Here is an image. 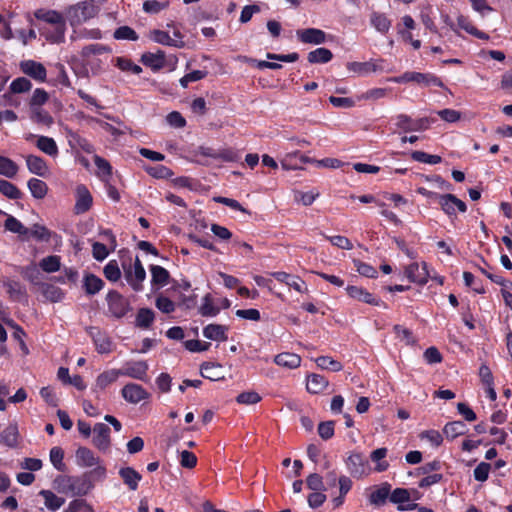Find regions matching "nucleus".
Instances as JSON below:
<instances>
[{
	"label": "nucleus",
	"mask_w": 512,
	"mask_h": 512,
	"mask_svg": "<svg viewBox=\"0 0 512 512\" xmlns=\"http://www.w3.org/2000/svg\"><path fill=\"white\" fill-rule=\"evenodd\" d=\"M104 0H81L76 4L68 6L65 11L66 22L72 28L71 40L102 38V32L98 28H83L82 25L96 17Z\"/></svg>",
	"instance_id": "obj_1"
},
{
	"label": "nucleus",
	"mask_w": 512,
	"mask_h": 512,
	"mask_svg": "<svg viewBox=\"0 0 512 512\" xmlns=\"http://www.w3.org/2000/svg\"><path fill=\"white\" fill-rule=\"evenodd\" d=\"M111 53L110 47L100 43L86 45L80 52V61L85 76H97L105 71Z\"/></svg>",
	"instance_id": "obj_2"
},
{
	"label": "nucleus",
	"mask_w": 512,
	"mask_h": 512,
	"mask_svg": "<svg viewBox=\"0 0 512 512\" xmlns=\"http://www.w3.org/2000/svg\"><path fill=\"white\" fill-rule=\"evenodd\" d=\"M75 462L82 468H93L91 476L96 480H103L107 476L106 466L91 449L79 447L75 452Z\"/></svg>",
	"instance_id": "obj_3"
},
{
	"label": "nucleus",
	"mask_w": 512,
	"mask_h": 512,
	"mask_svg": "<svg viewBox=\"0 0 512 512\" xmlns=\"http://www.w3.org/2000/svg\"><path fill=\"white\" fill-rule=\"evenodd\" d=\"M34 16L38 20L58 27V32L54 37L55 40L65 39L66 19L64 14L56 10L38 9L34 12Z\"/></svg>",
	"instance_id": "obj_4"
},
{
	"label": "nucleus",
	"mask_w": 512,
	"mask_h": 512,
	"mask_svg": "<svg viewBox=\"0 0 512 512\" xmlns=\"http://www.w3.org/2000/svg\"><path fill=\"white\" fill-rule=\"evenodd\" d=\"M123 270L125 279L134 291H141L143 289V282L146 278L145 269L138 257L135 262L126 264L123 263Z\"/></svg>",
	"instance_id": "obj_5"
},
{
	"label": "nucleus",
	"mask_w": 512,
	"mask_h": 512,
	"mask_svg": "<svg viewBox=\"0 0 512 512\" xmlns=\"http://www.w3.org/2000/svg\"><path fill=\"white\" fill-rule=\"evenodd\" d=\"M389 80L395 83L416 82L424 86L434 85L443 87V82L438 77L430 73L405 72L403 75L390 78Z\"/></svg>",
	"instance_id": "obj_6"
},
{
	"label": "nucleus",
	"mask_w": 512,
	"mask_h": 512,
	"mask_svg": "<svg viewBox=\"0 0 512 512\" xmlns=\"http://www.w3.org/2000/svg\"><path fill=\"white\" fill-rule=\"evenodd\" d=\"M230 305L231 302L227 298H214L211 294H206L202 298L199 311L204 317H215L220 310L227 309Z\"/></svg>",
	"instance_id": "obj_7"
},
{
	"label": "nucleus",
	"mask_w": 512,
	"mask_h": 512,
	"mask_svg": "<svg viewBox=\"0 0 512 512\" xmlns=\"http://www.w3.org/2000/svg\"><path fill=\"white\" fill-rule=\"evenodd\" d=\"M123 399L130 404H139L150 398V393L141 385L128 383L121 389Z\"/></svg>",
	"instance_id": "obj_8"
},
{
	"label": "nucleus",
	"mask_w": 512,
	"mask_h": 512,
	"mask_svg": "<svg viewBox=\"0 0 512 512\" xmlns=\"http://www.w3.org/2000/svg\"><path fill=\"white\" fill-rule=\"evenodd\" d=\"M107 302L109 311L116 318H122L126 316L130 310L128 300L116 291H111L107 294Z\"/></svg>",
	"instance_id": "obj_9"
},
{
	"label": "nucleus",
	"mask_w": 512,
	"mask_h": 512,
	"mask_svg": "<svg viewBox=\"0 0 512 512\" xmlns=\"http://www.w3.org/2000/svg\"><path fill=\"white\" fill-rule=\"evenodd\" d=\"M119 371L121 376L145 381L147 378L148 364L145 361H129L126 362Z\"/></svg>",
	"instance_id": "obj_10"
},
{
	"label": "nucleus",
	"mask_w": 512,
	"mask_h": 512,
	"mask_svg": "<svg viewBox=\"0 0 512 512\" xmlns=\"http://www.w3.org/2000/svg\"><path fill=\"white\" fill-rule=\"evenodd\" d=\"M20 70L27 76L33 78L37 82L46 81L47 70L43 64L34 60H23L19 64Z\"/></svg>",
	"instance_id": "obj_11"
},
{
	"label": "nucleus",
	"mask_w": 512,
	"mask_h": 512,
	"mask_svg": "<svg viewBox=\"0 0 512 512\" xmlns=\"http://www.w3.org/2000/svg\"><path fill=\"white\" fill-rule=\"evenodd\" d=\"M405 276L414 283L419 285H424L428 282L429 273L427 270V264L423 262L421 265L419 263H411L410 265L405 267Z\"/></svg>",
	"instance_id": "obj_12"
},
{
	"label": "nucleus",
	"mask_w": 512,
	"mask_h": 512,
	"mask_svg": "<svg viewBox=\"0 0 512 512\" xmlns=\"http://www.w3.org/2000/svg\"><path fill=\"white\" fill-rule=\"evenodd\" d=\"M75 197L76 202L74 206V210L76 214H83L87 212L93 203V198L91 193L89 192L88 188L83 185L79 184L77 185L75 189Z\"/></svg>",
	"instance_id": "obj_13"
},
{
	"label": "nucleus",
	"mask_w": 512,
	"mask_h": 512,
	"mask_svg": "<svg viewBox=\"0 0 512 512\" xmlns=\"http://www.w3.org/2000/svg\"><path fill=\"white\" fill-rule=\"evenodd\" d=\"M439 204L442 210L450 217L455 216L457 210L464 213L467 209L466 204L453 194L439 196Z\"/></svg>",
	"instance_id": "obj_14"
},
{
	"label": "nucleus",
	"mask_w": 512,
	"mask_h": 512,
	"mask_svg": "<svg viewBox=\"0 0 512 512\" xmlns=\"http://www.w3.org/2000/svg\"><path fill=\"white\" fill-rule=\"evenodd\" d=\"M92 442L96 448L106 451L110 446V428L103 423H97L93 428Z\"/></svg>",
	"instance_id": "obj_15"
},
{
	"label": "nucleus",
	"mask_w": 512,
	"mask_h": 512,
	"mask_svg": "<svg viewBox=\"0 0 512 512\" xmlns=\"http://www.w3.org/2000/svg\"><path fill=\"white\" fill-rule=\"evenodd\" d=\"M346 465L353 476L361 477L367 473V460L360 453H352L347 458Z\"/></svg>",
	"instance_id": "obj_16"
},
{
	"label": "nucleus",
	"mask_w": 512,
	"mask_h": 512,
	"mask_svg": "<svg viewBox=\"0 0 512 512\" xmlns=\"http://www.w3.org/2000/svg\"><path fill=\"white\" fill-rule=\"evenodd\" d=\"M118 474L121 477L123 483L129 488V490L135 491L138 489L139 483L142 480V475L133 467H121L118 471Z\"/></svg>",
	"instance_id": "obj_17"
},
{
	"label": "nucleus",
	"mask_w": 512,
	"mask_h": 512,
	"mask_svg": "<svg viewBox=\"0 0 512 512\" xmlns=\"http://www.w3.org/2000/svg\"><path fill=\"white\" fill-rule=\"evenodd\" d=\"M151 286L154 290L163 288L169 284L170 274L169 272L159 265H151Z\"/></svg>",
	"instance_id": "obj_18"
},
{
	"label": "nucleus",
	"mask_w": 512,
	"mask_h": 512,
	"mask_svg": "<svg viewBox=\"0 0 512 512\" xmlns=\"http://www.w3.org/2000/svg\"><path fill=\"white\" fill-rule=\"evenodd\" d=\"M25 161L30 173L40 177H45L49 173V167L43 158L30 154L25 157Z\"/></svg>",
	"instance_id": "obj_19"
},
{
	"label": "nucleus",
	"mask_w": 512,
	"mask_h": 512,
	"mask_svg": "<svg viewBox=\"0 0 512 512\" xmlns=\"http://www.w3.org/2000/svg\"><path fill=\"white\" fill-rule=\"evenodd\" d=\"M296 35L303 43L317 45L325 42V33L316 28L297 30Z\"/></svg>",
	"instance_id": "obj_20"
},
{
	"label": "nucleus",
	"mask_w": 512,
	"mask_h": 512,
	"mask_svg": "<svg viewBox=\"0 0 512 512\" xmlns=\"http://www.w3.org/2000/svg\"><path fill=\"white\" fill-rule=\"evenodd\" d=\"M141 62L154 71H158L165 66L166 57L163 51L158 50L155 53L147 52L141 56Z\"/></svg>",
	"instance_id": "obj_21"
},
{
	"label": "nucleus",
	"mask_w": 512,
	"mask_h": 512,
	"mask_svg": "<svg viewBox=\"0 0 512 512\" xmlns=\"http://www.w3.org/2000/svg\"><path fill=\"white\" fill-rule=\"evenodd\" d=\"M89 334L93 339L96 349L99 353L105 354L112 350V342L107 335L96 330L94 327L89 328Z\"/></svg>",
	"instance_id": "obj_22"
},
{
	"label": "nucleus",
	"mask_w": 512,
	"mask_h": 512,
	"mask_svg": "<svg viewBox=\"0 0 512 512\" xmlns=\"http://www.w3.org/2000/svg\"><path fill=\"white\" fill-rule=\"evenodd\" d=\"M370 25L377 32L387 34L392 26V22L386 14L373 11L370 14Z\"/></svg>",
	"instance_id": "obj_23"
},
{
	"label": "nucleus",
	"mask_w": 512,
	"mask_h": 512,
	"mask_svg": "<svg viewBox=\"0 0 512 512\" xmlns=\"http://www.w3.org/2000/svg\"><path fill=\"white\" fill-rule=\"evenodd\" d=\"M149 36L151 40L158 44L172 46L176 48H183L185 46V42L183 40H174L166 31L157 29L152 30Z\"/></svg>",
	"instance_id": "obj_24"
},
{
	"label": "nucleus",
	"mask_w": 512,
	"mask_h": 512,
	"mask_svg": "<svg viewBox=\"0 0 512 512\" xmlns=\"http://www.w3.org/2000/svg\"><path fill=\"white\" fill-rule=\"evenodd\" d=\"M203 335L209 340L221 342L227 339V327L211 323L203 329Z\"/></svg>",
	"instance_id": "obj_25"
},
{
	"label": "nucleus",
	"mask_w": 512,
	"mask_h": 512,
	"mask_svg": "<svg viewBox=\"0 0 512 512\" xmlns=\"http://www.w3.org/2000/svg\"><path fill=\"white\" fill-rule=\"evenodd\" d=\"M35 146L43 153L50 157H57L59 154L58 146L55 140L48 136H39L35 142Z\"/></svg>",
	"instance_id": "obj_26"
},
{
	"label": "nucleus",
	"mask_w": 512,
	"mask_h": 512,
	"mask_svg": "<svg viewBox=\"0 0 512 512\" xmlns=\"http://www.w3.org/2000/svg\"><path fill=\"white\" fill-rule=\"evenodd\" d=\"M272 276L279 282L285 283L297 292L302 293L305 290L304 282L297 276H293L285 272H274L272 273Z\"/></svg>",
	"instance_id": "obj_27"
},
{
	"label": "nucleus",
	"mask_w": 512,
	"mask_h": 512,
	"mask_svg": "<svg viewBox=\"0 0 512 512\" xmlns=\"http://www.w3.org/2000/svg\"><path fill=\"white\" fill-rule=\"evenodd\" d=\"M274 362L287 369H295L301 364V357L295 353L283 352L275 356Z\"/></svg>",
	"instance_id": "obj_28"
},
{
	"label": "nucleus",
	"mask_w": 512,
	"mask_h": 512,
	"mask_svg": "<svg viewBox=\"0 0 512 512\" xmlns=\"http://www.w3.org/2000/svg\"><path fill=\"white\" fill-rule=\"evenodd\" d=\"M347 294L358 301L367 303V304H378V300L368 291L364 290L362 287L358 286H348L346 288Z\"/></svg>",
	"instance_id": "obj_29"
},
{
	"label": "nucleus",
	"mask_w": 512,
	"mask_h": 512,
	"mask_svg": "<svg viewBox=\"0 0 512 512\" xmlns=\"http://www.w3.org/2000/svg\"><path fill=\"white\" fill-rule=\"evenodd\" d=\"M4 227L6 230L18 234L23 239H29V229L11 215L7 216Z\"/></svg>",
	"instance_id": "obj_30"
},
{
	"label": "nucleus",
	"mask_w": 512,
	"mask_h": 512,
	"mask_svg": "<svg viewBox=\"0 0 512 512\" xmlns=\"http://www.w3.org/2000/svg\"><path fill=\"white\" fill-rule=\"evenodd\" d=\"M346 68L349 72H352L358 76L367 75L377 70L376 64L371 61L368 62H348Z\"/></svg>",
	"instance_id": "obj_31"
},
{
	"label": "nucleus",
	"mask_w": 512,
	"mask_h": 512,
	"mask_svg": "<svg viewBox=\"0 0 512 512\" xmlns=\"http://www.w3.org/2000/svg\"><path fill=\"white\" fill-rule=\"evenodd\" d=\"M3 286L13 300L21 301L25 298V288L18 281L6 279Z\"/></svg>",
	"instance_id": "obj_32"
},
{
	"label": "nucleus",
	"mask_w": 512,
	"mask_h": 512,
	"mask_svg": "<svg viewBox=\"0 0 512 512\" xmlns=\"http://www.w3.org/2000/svg\"><path fill=\"white\" fill-rule=\"evenodd\" d=\"M328 386V380L319 374H311L307 378V390L317 394L324 391Z\"/></svg>",
	"instance_id": "obj_33"
},
{
	"label": "nucleus",
	"mask_w": 512,
	"mask_h": 512,
	"mask_svg": "<svg viewBox=\"0 0 512 512\" xmlns=\"http://www.w3.org/2000/svg\"><path fill=\"white\" fill-rule=\"evenodd\" d=\"M93 161L97 167V176L101 179V181L108 182L112 175V167L110 163L98 155L93 157Z\"/></svg>",
	"instance_id": "obj_34"
},
{
	"label": "nucleus",
	"mask_w": 512,
	"mask_h": 512,
	"mask_svg": "<svg viewBox=\"0 0 512 512\" xmlns=\"http://www.w3.org/2000/svg\"><path fill=\"white\" fill-rule=\"evenodd\" d=\"M201 374L204 378L212 381H217L224 378L222 366L215 363L202 364Z\"/></svg>",
	"instance_id": "obj_35"
},
{
	"label": "nucleus",
	"mask_w": 512,
	"mask_h": 512,
	"mask_svg": "<svg viewBox=\"0 0 512 512\" xmlns=\"http://www.w3.org/2000/svg\"><path fill=\"white\" fill-rule=\"evenodd\" d=\"M39 495L43 497L45 506L52 511L58 510L65 503L64 498L57 496L50 490H41Z\"/></svg>",
	"instance_id": "obj_36"
},
{
	"label": "nucleus",
	"mask_w": 512,
	"mask_h": 512,
	"mask_svg": "<svg viewBox=\"0 0 512 512\" xmlns=\"http://www.w3.org/2000/svg\"><path fill=\"white\" fill-rule=\"evenodd\" d=\"M19 171V166L10 158L0 155V175L6 178H14Z\"/></svg>",
	"instance_id": "obj_37"
},
{
	"label": "nucleus",
	"mask_w": 512,
	"mask_h": 512,
	"mask_svg": "<svg viewBox=\"0 0 512 512\" xmlns=\"http://www.w3.org/2000/svg\"><path fill=\"white\" fill-rule=\"evenodd\" d=\"M120 376L121 375L119 369H110L104 371L98 375L96 379V386L100 389H105L110 384L116 382Z\"/></svg>",
	"instance_id": "obj_38"
},
{
	"label": "nucleus",
	"mask_w": 512,
	"mask_h": 512,
	"mask_svg": "<svg viewBox=\"0 0 512 512\" xmlns=\"http://www.w3.org/2000/svg\"><path fill=\"white\" fill-rule=\"evenodd\" d=\"M30 118L33 122L49 127L53 123L52 116L42 107H31Z\"/></svg>",
	"instance_id": "obj_39"
},
{
	"label": "nucleus",
	"mask_w": 512,
	"mask_h": 512,
	"mask_svg": "<svg viewBox=\"0 0 512 512\" xmlns=\"http://www.w3.org/2000/svg\"><path fill=\"white\" fill-rule=\"evenodd\" d=\"M39 267L46 273H54L61 268V258L58 255L44 257L39 262Z\"/></svg>",
	"instance_id": "obj_40"
},
{
	"label": "nucleus",
	"mask_w": 512,
	"mask_h": 512,
	"mask_svg": "<svg viewBox=\"0 0 512 512\" xmlns=\"http://www.w3.org/2000/svg\"><path fill=\"white\" fill-rule=\"evenodd\" d=\"M103 285V281L93 274L86 275L83 281V287L86 293L90 295L98 293L102 289Z\"/></svg>",
	"instance_id": "obj_41"
},
{
	"label": "nucleus",
	"mask_w": 512,
	"mask_h": 512,
	"mask_svg": "<svg viewBox=\"0 0 512 512\" xmlns=\"http://www.w3.org/2000/svg\"><path fill=\"white\" fill-rule=\"evenodd\" d=\"M114 64L123 72H129L135 75H138L142 72V68L139 65L135 64L126 57H116L114 59Z\"/></svg>",
	"instance_id": "obj_42"
},
{
	"label": "nucleus",
	"mask_w": 512,
	"mask_h": 512,
	"mask_svg": "<svg viewBox=\"0 0 512 512\" xmlns=\"http://www.w3.org/2000/svg\"><path fill=\"white\" fill-rule=\"evenodd\" d=\"M466 431V425L462 421H453L447 423L443 429V433L447 438L454 439L463 435Z\"/></svg>",
	"instance_id": "obj_43"
},
{
	"label": "nucleus",
	"mask_w": 512,
	"mask_h": 512,
	"mask_svg": "<svg viewBox=\"0 0 512 512\" xmlns=\"http://www.w3.org/2000/svg\"><path fill=\"white\" fill-rule=\"evenodd\" d=\"M40 290L42 295L52 302L60 301L63 298V292L57 286L52 284L43 283L40 286Z\"/></svg>",
	"instance_id": "obj_44"
},
{
	"label": "nucleus",
	"mask_w": 512,
	"mask_h": 512,
	"mask_svg": "<svg viewBox=\"0 0 512 512\" xmlns=\"http://www.w3.org/2000/svg\"><path fill=\"white\" fill-rule=\"evenodd\" d=\"M333 57L332 52L327 48H317L308 54V61L310 63H327Z\"/></svg>",
	"instance_id": "obj_45"
},
{
	"label": "nucleus",
	"mask_w": 512,
	"mask_h": 512,
	"mask_svg": "<svg viewBox=\"0 0 512 512\" xmlns=\"http://www.w3.org/2000/svg\"><path fill=\"white\" fill-rule=\"evenodd\" d=\"M315 363L323 370L338 372L343 369V365L339 361L334 360L329 356H319L315 359Z\"/></svg>",
	"instance_id": "obj_46"
},
{
	"label": "nucleus",
	"mask_w": 512,
	"mask_h": 512,
	"mask_svg": "<svg viewBox=\"0 0 512 512\" xmlns=\"http://www.w3.org/2000/svg\"><path fill=\"white\" fill-rule=\"evenodd\" d=\"M28 188L31 194L37 199L43 198L47 193L46 183L37 178H32L28 181Z\"/></svg>",
	"instance_id": "obj_47"
},
{
	"label": "nucleus",
	"mask_w": 512,
	"mask_h": 512,
	"mask_svg": "<svg viewBox=\"0 0 512 512\" xmlns=\"http://www.w3.org/2000/svg\"><path fill=\"white\" fill-rule=\"evenodd\" d=\"M32 88V83L25 77H18L10 84V92L13 94H20L28 92Z\"/></svg>",
	"instance_id": "obj_48"
},
{
	"label": "nucleus",
	"mask_w": 512,
	"mask_h": 512,
	"mask_svg": "<svg viewBox=\"0 0 512 512\" xmlns=\"http://www.w3.org/2000/svg\"><path fill=\"white\" fill-rule=\"evenodd\" d=\"M389 494H390L389 485H383L382 487L377 488L375 491H373L370 494L369 500H370L371 504L380 506L385 503Z\"/></svg>",
	"instance_id": "obj_49"
},
{
	"label": "nucleus",
	"mask_w": 512,
	"mask_h": 512,
	"mask_svg": "<svg viewBox=\"0 0 512 512\" xmlns=\"http://www.w3.org/2000/svg\"><path fill=\"white\" fill-rule=\"evenodd\" d=\"M457 22H458V26L465 30L467 33L471 34V35H474L476 36L477 38H480V39H486L487 38V35L481 31H479L478 29H476L472 23L469 21L468 18L464 17V16H459L458 19H457Z\"/></svg>",
	"instance_id": "obj_50"
},
{
	"label": "nucleus",
	"mask_w": 512,
	"mask_h": 512,
	"mask_svg": "<svg viewBox=\"0 0 512 512\" xmlns=\"http://www.w3.org/2000/svg\"><path fill=\"white\" fill-rule=\"evenodd\" d=\"M0 193L10 199H18L21 196L20 190L7 180H0Z\"/></svg>",
	"instance_id": "obj_51"
},
{
	"label": "nucleus",
	"mask_w": 512,
	"mask_h": 512,
	"mask_svg": "<svg viewBox=\"0 0 512 512\" xmlns=\"http://www.w3.org/2000/svg\"><path fill=\"white\" fill-rule=\"evenodd\" d=\"M387 455L386 448H378L371 453V460L376 462V470L378 472L385 471L388 468V463L386 461H382Z\"/></svg>",
	"instance_id": "obj_52"
},
{
	"label": "nucleus",
	"mask_w": 512,
	"mask_h": 512,
	"mask_svg": "<svg viewBox=\"0 0 512 512\" xmlns=\"http://www.w3.org/2000/svg\"><path fill=\"white\" fill-rule=\"evenodd\" d=\"M411 157H412L413 160H415L417 162L431 164V165L438 164V163L441 162V157L440 156L427 154V153L422 152V151H414V152H412Z\"/></svg>",
	"instance_id": "obj_53"
},
{
	"label": "nucleus",
	"mask_w": 512,
	"mask_h": 512,
	"mask_svg": "<svg viewBox=\"0 0 512 512\" xmlns=\"http://www.w3.org/2000/svg\"><path fill=\"white\" fill-rule=\"evenodd\" d=\"M145 171L154 178L164 179L172 176V172L169 168L163 165L148 166Z\"/></svg>",
	"instance_id": "obj_54"
},
{
	"label": "nucleus",
	"mask_w": 512,
	"mask_h": 512,
	"mask_svg": "<svg viewBox=\"0 0 512 512\" xmlns=\"http://www.w3.org/2000/svg\"><path fill=\"white\" fill-rule=\"evenodd\" d=\"M296 157H299L300 160L303 162V163H306V162H310L312 161V159H309L308 157H305L303 155H300L299 152H293V153H288L286 154L283 159L281 160V166L283 169L285 170H294V169H297L298 167L296 165H293L292 164V159L293 158H296Z\"/></svg>",
	"instance_id": "obj_55"
},
{
	"label": "nucleus",
	"mask_w": 512,
	"mask_h": 512,
	"mask_svg": "<svg viewBox=\"0 0 512 512\" xmlns=\"http://www.w3.org/2000/svg\"><path fill=\"white\" fill-rule=\"evenodd\" d=\"M104 275L105 277L112 281L116 282L121 277V271L116 261H109L108 264L104 267Z\"/></svg>",
	"instance_id": "obj_56"
},
{
	"label": "nucleus",
	"mask_w": 512,
	"mask_h": 512,
	"mask_svg": "<svg viewBox=\"0 0 512 512\" xmlns=\"http://www.w3.org/2000/svg\"><path fill=\"white\" fill-rule=\"evenodd\" d=\"M114 38L118 40L136 41L138 39V35L132 28L128 26H121L115 30Z\"/></svg>",
	"instance_id": "obj_57"
},
{
	"label": "nucleus",
	"mask_w": 512,
	"mask_h": 512,
	"mask_svg": "<svg viewBox=\"0 0 512 512\" xmlns=\"http://www.w3.org/2000/svg\"><path fill=\"white\" fill-rule=\"evenodd\" d=\"M420 438H421V440L428 441L431 444V446H433V447L440 446L443 441L442 435L437 430L423 431L420 434Z\"/></svg>",
	"instance_id": "obj_58"
},
{
	"label": "nucleus",
	"mask_w": 512,
	"mask_h": 512,
	"mask_svg": "<svg viewBox=\"0 0 512 512\" xmlns=\"http://www.w3.org/2000/svg\"><path fill=\"white\" fill-rule=\"evenodd\" d=\"M394 120H395V125L399 129H401V130H403L405 132L413 131L414 120L411 117H409L408 115H406V114H399V115H397L394 118Z\"/></svg>",
	"instance_id": "obj_59"
},
{
	"label": "nucleus",
	"mask_w": 512,
	"mask_h": 512,
	"mask_svg": "<svg viewBox=\"0 0 512 512\" xmlns=\"http://www.w3.org/2000/svg\"><path fill=\"white\" fill-rule=\"evenodd\" d=\"M156 307L163 313L169 314L175 310V303L169 298L160 295L155 302Z\"/></svg>",
	"instance_id": "obj_60"
},
{
	"label": "nucleus",
	"mask_w": 512,
	"mask_h": 512,
	"mask_svg": "<svg viewBox=\"0 0 512 512\" xmlns=\"http://www.w3.org/2000/svg\"><path fill=\"white\" fill-rule=\"evenodd\" d=\"M395 333L397 334V337L403 341L405 344H414L415 338L410 332L409 329L405 328L403 325L397 324L394 326Z\"/></svg>",
	"instance_id": "obj_61"
},
{
	"label": "nucleus",
	"mask_w": 512,
	"mask_h": 512,
	"mask_svg": "<svg viewBox=\"0 0 512 512\" xmlns=\"http://www.w3.org/2000/svg\"><path fill=\"white\" fill-rule=\"evenodd\" d=\"M63 457L64 453L60 447H53L50 450V461L53 464V466L59 471H62L64 468Z\"/></svg>",
	"instance_id": "obj_62"
},
{
	"label": "nucleus",
	"mask_w": 512,
	"mask_h": 512,
	"mask_svg": "<svg viewBox=\"0 0 512 512\" xmlns=\"http://www.w3.org/2000/svg\"><path fill=\"white\" fill-rule=\"evenodd\" d=\"M260 400H261L260 395L254 391L242 392L241 394H239L237 396V402L240 404H245V405L256 404Z\"/></svg>",
	"instance_id": "obj_63"
},
{
	"label": "nucleus",
	"mask_w": 512,
	"mask_h": 512,
	"mask_svg": "<svg viewBox=\"0 0 512 512\" xmlns=\"http://www.w3.org/2000/svg\"><path fill=\"white\" fill-rule=\"evenodd\" d=\"M64 512H93V509L86 501L76 499L69 503Z\"/></svg>",
	"instance_id": "obj_64"
}]
</instances>
